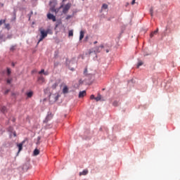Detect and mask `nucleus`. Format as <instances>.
<instances>
[{"label": "nucleus", "mask_w": 180, "mask_h": 180, "mask_svg": "<svg viewBox=\"0 0 180 180\" xmlns=\"http://www.w3.org/2000/svg\"><path fill=\"white\" fill-rule=\"evenodd\" d=\"M40 39H39L37 44H39V43H40V41H43V39H46V37L47 36V34H49V32H50V30H47L46 31L43 30V29H40Z\"/></svg>", "instance_id": "obj_1"}, {"label": "nucleus", "mask_w": 180, "mask_h": 180, "mask_svg": "<svg viewBox=\"0 0 180 180\" xmlns=\"http://www.w3.org/2000/svg\"><path fill=\"white\" fill-rule=\"evenodd\" d=\"M103 47H104L103 45H101L100 46H96L94 49H90L89 51V56H91L92 53H101Z\"/></svg>", "instance_id": "obj_2"}, {"label": "nucleus", "mask_w": 180, "mask_h": 180, "mask_svg": "<svg viewBox=\"0 0 180 180\" xmlns=\"http://www.w3.org/2000/svg\"><path fill=\"white\" fill-rule=\"evenodd\" d=\"M59 98H60L59 94H51L49 96L50 101H53V102H57Z\"/></svg>", "instance_id": "obj_3"}, {"label": "nucleus", "mask_w": 180, "mask_h": 180, "mask_svg": "<svg viewBox=\"0 0 180 180\" xmlns=\"http://www.w3.org/2000/svg\"><path fill=\"white\" fill-rule=\"evenodd\" d=\"M71 8V4L70 3H68L64 7H63V13H64L65 15L66 13H68V11H70V8Z\"/></svg>", "instance_id": "obj_4"}, {"label": "nucleus", "mask_w": 180, "mask_h": 180, "mask_svg": "<svg viewBox=\"0 0 180 180\" xmlns=\"http://www.w3.org/2000/svg\"><path fill=\"white\" fill-rule=\"evenodd\" d=\"M47 18H48V19H49V20H53V22H56V20H57L56 18V15H54L50 13L47 14Z\"/></svg>", "instance_id": "obj_5"}, {"label": "nucleus", "mask_w": 180, "mask_h": 180, "mask_svg": "<svg viewBox=\"0 0 180 180\" xmlns=\"http://www.w3.org/2000/svg\"><path fill=\"white\" fill-rule=\"evenodd\" d=\"M25 144V141H22V143L17 144V147H18V153L23 150V145Z\"/></svg>", "instance_id": "obj_6"}, {"label": "nucleus", "mask_w": 180, "mask_h": 180, "mask_svg": "<svg viewBox=\"0 0 180 180\" xmlns=\"http://www.w3.org/2000/svg\"><path fill=\"white\" fill-rule=\"evenodd\" d=\"M86 95V91H82L79 93V98H84Z\"/></svg>", "instance_id": "obj_7"}, {"label": "nucleus", "mask_w": 180, "mask_h": 180, "mask_svg": "<svg viewBox=\"0 0 180 180\" xmlns=\"http://www.w3.org/2000/svg\"><path fill=\"white\" fill-rule=\"evenodd\" d=\"M158 33V28L156 29V30L152 32L150 34V37L153 38L154 37V34H157Z\"/></svg>", "instance_id": "obj_8"}, {"label": "nucleus", "mask_w": 180, "mask_h": 180, "mask_svg": "<svg viewBox=\"0 0 180 180\" xmlns=\"http://www.w3.org/2000/svg\"><path fill=\"white\" fill-rule=\"evenodd\" d=\"M38 81L40 82V84H43V82L45 81L44 77H43V76H40L38 77Z\"/></svg>", "instance_id": "obj_9"}, {"label": "nucleus", "mask_w": 180, "mask_h": 180, "mask_svg": "<svg viewBox=\"0 0 180 180\" xmlns=\"http://www.w3.org/2000/svg\"><path fill=\"white\" fill-rule=\"evenodd\" d=\"M84 36H85V32L84 31H80V36H79V40H82L84 39Z\"/></svg>", "instance_id": "obj_10"}, {"label": "nucleus", "mask_w": 180, "mask_h": 180, "mask_svg": "<svg viewBox=\"0 0 180 180\" xmlns=\"http://www.w3.org/2000/svg\"><path fill=\"white\" fill-rule=\"evenodd\" d=\"M53 119V115L52 114H49L45 120V122H47L48 120H50Z\"/></svg>", "instance_id": "obj_11"}, {"label": "nucleus", "mask_w": 180, "mask_h": 180, "mask_svg": "<svg viewBox=\"0 0 180 180\" xmlns=\"http://www.w3.org/2000/svg\"><path fill=\"white\" fill-rule=\"evenodd\" d=\"M87 174H88V170L87 169H84L82 172H79L80 176H81V175H86Z\"/></svg>", "instance_id": "obj_12"}, {"label": "nucleus", "mask_w": 180, "mask_h": 180, "mask_svg": "<svg viewBox=\"0 0 180 180\" xmlns=\"http://www.w3.org/2000/svg\"><path fill=\"white\" fill-rule=\"evenodd\" d=\"M63 92V94H68V87L67 86H64Z\"/></svg>", "instance_id": "obj_13"}, {"label": "nucleus", "mask_w": 180, "mask_h": 180, "mask_svg": "<svg viewBox=\"0 0 180 180\" xmlns=\"http://www.w3.org/2000/svg\"><path fill=\"white\" fill-rule=\"evenodd\" d=\"M101 99H102V96L100 94H98V96L95 98V101H96V102H99Z\"/></svg>", "instance_id": "obj_14"}, {"label": "nucleus", "mask_w": 180, "mask_h": 180, "mask_svg": "<svg viewBox=\"0 0 180 180\" xmlns=\"http://www.w3.org/2000/svg\"><path fill=\"white\" fill-rule=\"evenodd\" d=\"M57 86H58V82H55V83L52 85L51 88H52V89H56V88H57Z\"/></svg>", "instance_id": "obj_15"}, {"label": "nucleus", "mask_w": 180, "mask_h": 180, "mask_svg": "<svg viewBox=\"0 0 180 180\" xmlns=\"http://www.w3.org/2000/svg\"><path fill=\"white\" fill-rule=\"evenodd\" d=\"M40 154V150H39L38 149H35L34 150V155H39Z\"/></svg>", "instance_id": "obj_16"}, {"label": "nucleus", "mask_w": 180, "mask_h": 180, "mask_svg": "<svg viewBox=\"0 0 180 180\" xmlns=\"http://www.w3.org/2000/svg\"><path fill=\"white\" fill-rule=\"evenodd\" d=\"M27 98H32V96H33V91H30L27 93Z\"/></svg>", "instance_id": "obj_17"}, {"label": "nucleus", "mask_w": 180, "mask_h": 180, "mask_svg": "<svg viewBox=\"0 0 180 180\" xmlns=\"http://www.w3.org/2000/svg\"><path fill=\"white\" fill-rule=\"evenodd\" d=\"M51 12H55V13H58V9H56L54 7L51 8Z\"/></svg>", "instance_id": "obj_18"}, {"label": "nucleus", "mask_w": 180, "mask_h": 180, "mask_svg": "<svg viewBox=\"0 0 180 180\" xmlns=\"http://www.w3.org/2000/svg\"><path fill=\"white\" fill-rule=\"evenodd\" d=\"M15 50H16V46H12L10 48V51H15Z\"/></svg>", "instance_id": "obj_19"}, {"label": "nucleus", "mask_w": 180, "mask_h": 180, "mask_svg": "<svg viewBox=\"0 0 180 180\" xmlns=\"http://www.w3.org/2000/svg\"><path fill=\"white\" fill-rule=\"evenodd\" d=\"M5 29H7V30H9L11 29V25L5 24Z\"/></svg>", "instance_id": "obj_20"}, {"label": "nucleus", "mask_w": 180, "mask_h": 180, "mask_svg": "<svg viewBox=\"0 0 180 180\" xmlns=\"http://www.w3.org/2000/svg\"><path fill=\"white\" fill-rule=\"evenodd\" d=\"M102 9H108V4H103L102 6Z\"/></svg>", "instance_id": "obj_21"}, {"label": "nucleus", "mask_w": 180, "mask_h": 180, "mask_svg": "<svg viewBox=\"0 0 180 180\" xmlns=\"http://www.w3.org/2000/svg\"><path fill=\"white\" fill-rule=\"evenodd\" d=\"M141 65H143V61H139L137 64V68L141 67Z\"/></svg>", "instance_id": "obj_22"}, {"label": "nucleus", "mask_w": 180, "mask_h": 180, "mask_svg": "<svg viewBox=\"0 0 180 180\" xmlns=\"http://www.w3.org/2000/svg\"><path fill=\"white\" fill-rule=\"evenodd\" d=\"M74 36V31L70 30L69 31V37Z\"/></svg>", "instance_id": "obj_23"}, {"label": "nucleus", "mask_w": 180, "mask_h": 180, "mask_svg": "<svg viewBox=\"0 0 180 180\" xmlns=\"http://www.w3.org/2000/svg\"><path fill=\"white\" fill-rule=\"evenodd\" d=\"M1 111L4 112V113H5V112H6V107L3 106V107L1 108Z\"/></svg>", "instance_id": "obj_24"}, {"label": "nucleus", "mask_w": 180, "mask_h": 180, "mask_svg": "<svg viewBox=\"0 0 180 180\" xmlns=\"http://www.w3.org/2000/svg\"><path fill=\"white\" fill-rule=\"evenodd\" d=\"M153 11H154V9H153V8H151L150 9V15H151V16H153Z\"/></svg>", "instance_id": "obj_25"}, {"label": "nucleus", "mask_w": 180, "mask_h": 180, "mask_svg": "<svg viewBox=\"0 0 180 180\" xmlns=\"http://www.w3.org/2000/svg\"><path fill=\"white\" fill-rule=\"evenodd\" d=\"M6 20H0V26H2L3 23H5Z\"/></svg>", "instance_id": "obj_26"}, {"label": "nucleus", "mask_w": 180, "mask_h": 180, "mask_svg": "<svg viewBox=\"0 0 180 180\" xmlns=\"http://www.w3.org/2000/svg\"><path fill=\"white\" fill-rule=\"evenodd\" d=\"M11 69L10 68H7V74H8V75H11Z\"/></svg>", "instance_id": "obj_27"}, {"label": "nucleus", "mask_w": 180, "mask_h": 180, "mask_svg": "<svg viewBox=\"0 0 180 180\" xmlns=\"http://www.w3.org/2000/svg\"><path fill=\"white\" fill-rule=\"evenodd\" d=\"M71 18H72V15H68L66 17V20H68L71 19Z\"/></svg>", "instance_id": "obj_28"}, {"label": "nucleus", "mask_w": 180, "mask_h": 180, "mask_svg": "<svg viewBox=\"0 0 180 180\" xmlns=\"http://www.w3.org/2000/svg\"><path fill=\"white\" fill-rule=\"evenodd\" d=\"M6 82L7 84H11V82H12V79H7Z\"/></svg>", "instance_id": "obj_29"}, {"label": "nucleus", "mask_w": 180, "mask_h": 180, "mask_svg": "<svg viewBox=\"0 0 180 180\" xmlns=\"http://www.w3.org/2000/svg\"><path fill=\"white\" fill-rule=\"evenodd\" d=\"M10 91L11 90H9V89L6 90L5 92H4V95H8L9 94Z\"/></svg>", "instance_id": "obj_30"}, {"label": "nucleus", "mask_w": 180, "mask_h": 180, "mask_svg": "<svg viewBox=\"0 0 180 180\" xmlns=\"http://www.w3.org/2000/svg\"><path fill=\"white\" fill-rule=\"evenodd\" d=\"M39 74H44V69H42L41 71H39Z\"/></svg>", "instance_id": "obj_31"}, {"label": "nucleus", "mask_w": 180, "mask_h": 180, "mask_svg": "<svg viewBox=\"0 0 180 180\" xmlns=\"http://www.w3.org/2000/svg\"><path fill=\"white\" fill-rule=\"evenodd\" d=\"M95 96L94 94L90 96V99H95Z\"/></svg>", "instance_id": "obj_32"}, {"label": "nucleus", "mask_w": 180, "mask_h": 180, "mask_svg": "<svg viewBox=\"0 0 180 180\" xmlns=\"http://www.w3.org/2000/svg\"><path fill=\"white\" fill-rule=\"evenodd\" d=\"M112 105L113 106H117V101H114Z\"/></svg>", "instance_id": "obj_33"}, {"label": "nucleus", "mask_w": 180, "mask_h": 180, "mask_svg": "<svg viewBox=\"0 0 180 180\" xmlns=\"http://www.w3.org/2000/svg\"><path fill=\"white\" fill-rule=\"evenodd\" d=\"M4 39V34L0 33V40H2Z\"/></svg>", "instance_id": "obj_34"}, {"label": "nucleus", "mask_w": 180, "mask_h": 180, "mask_svg": "<svg viewBox=\"0 0 180 180\" xmlns=\"http://www.w3.org/2000/svg\"><path fill=\"white\" fill-rule=\"evenodd\" d=\"M136 4V0H132L131 5H134Z\"/></svg>", "instance_id": "obj_35"}, {"label": "nucleus", "mask_w": 180, "mask_h": 180, "mask_svg": "<svg viewBox=\"0 0 180 180\" xmlns=\"http://www.w3.org/2000/svg\"><path fill=\"white\" fill-rule=\"evenodd\" d=\"M44 75H49V72H44Z\"/></svg>", "instance_id": "obj_36"}, {"label": "nucleus", "mask_w": 180, "mask_h": 180, "mask_svg": "<svg viewBox=\"0 0 180 180\" xmlns=\"http://www.w3.org/2000/svg\"><path fill=\"white\" fill-rule=\"evenodd\" d=\"M87 72H88V70L85 69L84 72V74H86Z\"/></svg>", "instance_id": "obj_37"}, {"label": "nucleus", "mask_w": 180, "mask_h": 180, "mask_svg": "<svg viewBox=\"0 0 180 180\" xmlns=\"http://www.w3.org/2000/svg\"><path fill=\"white\" fill-rule=\"evenodd\" d=\"M12 96H15V93H12Z\"/></svg>", "instance_id": "obj_38"}, {"label": "nucleus", "mask_w": 180, "mask_h": 180, "mask_svg": "<svg viewBox=\"0 0 180 180\" xmlns=\"http://www.w3.org/2000/svg\"><path fill=\"white\" fill-rule=\"evenodd\" d=\"M97 43H98V41H96L94 42V44H96Z\"/></svg>", "instance_id": "obj_39"}, {"label": "nucleus", "mask_w": 180, "mask_h": 180, "mask_svg": "<svg viewBox=\"0 0 180 180\" xmlns=\"http://www.w3.org/2000/svg\"><path fill=\"white\" fill-rule=\"evenodd\" d=\"M126 6H129V3H127Z\"/></svg>", "instance_id": "obj_40"}, {"label": "nucleus", "mask_w": 180, "mask_h": 180, "mask_svg": "<svg viewBox=\"0 0 180 180\" xmlns=\"http://www.w3.org/2000/svg\"><path fill=\"white\" fill-rule=\"evenodd\" d=\"M106 53H109V50L107 49V50H106Z\"/></svg>", "instance_id": "obj_41"}, {"label": "nucleus", "mask_w": 180, "mask_h": 180, "mask_svg": "<svg viewBox=\"0 0 180 180\" xmlns=\"http://www.w3.org/2000/svg\"><path fill=\"white\" fill-rule=\"evenodd\" d=\"M61 8H63V5H62V6H60V9H61Z\"/></svg>", "instance_id": "obj_42"}, {"label": "nucleus", "mask_w": 180, "mask_h": 180, "mask_svg": "<svg viewBox=\"0 0 180 180\" xmlns=\"http://www.w3.org/2000/svg\"><path fill=\"white\" fill-rule=\"evenodd\" d=\"M63 1H67V0H63Z\"/></svg>", "instance_id": "obj_43"}]
</instances>
